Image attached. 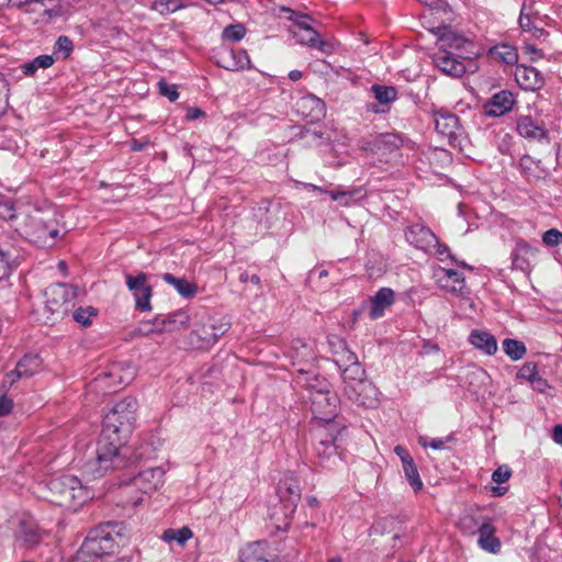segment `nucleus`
<instances>
[{
  "label": "nucleus",
  "mask_w": 562,
  "mask_h": 562,
  "mask_svg": "<svg viewBox=\"0 0 562 562\" xmlns=\"http://www.w3.org/2000/svg\"><path fill=\"white\" fill-rule=\"evenodd\" d=\"M16 266V260L9 252L0 249V281L7 280Z\"/></svg>",
  "instance_id": "obj_46"
},
{
  "label": "nucleus",
  "mask_w": 562,
  "mask_h": 562,
  "mask_svg": "<svg viewBox=\"0 0 562 562\" xmlns=\"http://www.w3.org/2000/svg\"><path fill=\"white\" fill-rule=\"evenodd\" d=\"M307 392V401L313 415L314 425H334L342 424L337 419L340 398L333 390L330 382L322 374L302 384L299 392ZM303 401L306 397L302 396Z\"/></svg>",
  "instance_id": "obj_5"
},
{
  "label": "nucleus",
  "mask_w": 562,
  "mask_h": 562,
  "mask_svg": "<svg viewBox=\"0 0 562 562\" xmlns=\"http://www.w3.org/2000/svg\"><path fill=\"white\" fill-rule=\"evenodd\" d=\"M518 23H519V26L521 27V30H524V31L531 30V25H532L531 18L529 14H525L522 10L520 12Z\"/></svg>",
  "instance_id": "obj_63"
},
{
  "label": "nucleus",
  "mask_w": 562,
  "mask_h": 562,
  "mask_svg": "<svg viewBox=\"0 0 562 562\" xmlns=\"http://www.w3.org/2000/svg\"><path fill=\"white\" fill-rule=\"evenodd\" d=\"M55 61L53 55H40L34 59L26 61L20 66L21 71L24 76L31 77L36 74L38 69H47Z\"/></svg>",
  "instance_id": "obj_35"
},
{
  "label": "nucleus",
  "mask_w": 562,
  "mask_h": 562,
  "mask_svg": "<svg viewBox=\"0 0 562 562\" xmlns=\"http://www.w3.org/2000/svg\"><path fill=\"white\" fill-rule=\"evenodd\" d=\"M283 485L285 486V493L283 492V515L289 517L296 510L302 491L297 479L292 472L283 475Z\"/></svg>",
  "instance_id": "obj_24"
},
{
  "label": "nucleus",
  "mask_w": 562,
  "mask_h": 562,
  "mask_svg": "<svg viewBox=\"0 0 562 562\" xmlns=\"http://www.w3.org/2000/svg\"><path fill=\"white\" fill-rule=\"evenodd\" d=\"M246 35V27L241 23L231 24L224 27L222 40L226 42H239Z\"/></svg>",
  "instance_id": "obj_45"
},
{
  "label": "nucleus",
  "mask_w": 562,
  "mask_h": 562,
  "mask_svg": "<svg viewBox=\"0 0 562 562\" xmlns=\"http://www.w3.org/2000/svg\"><path fill=\"white\" fill-rule=\"evenodd\" d=\"M530 384L533 390L539 393H544L550 387L548 381L540 375H537V378L532 380Z\"/></svg>",
  "instance_id": "obj_59"
},
{
  "label": "nucleus",
  "mask_w": 562,
  "mask_h": 562,
  "mask_svg": "<svg viewBox=\"0 0 562 562\" xmlns=\"http://www.w3.org/2000/svg\"><path fill=\"white\" fill-rule=\"evenodd\" d=\"M281 549L277 541L259 540L247 543L239 551L240 562H280Z\"/></svg>",
  "instance_id": "obj_12"
},
{
  "label": "nucleus",
  "mask_w": 562,
  "mask_h": 562,
  "mask_svg": "<svg viewBox=\"0 0 562 562\" xmlns=\"http://www.w3.org/2000/svg\"><path fill=\"white\" fill-rule=\"evenodd\" d=\"M516 103V95L509 90L494 93L484 104V114L488 117H501L510 112Z\"/></svg>",
  "instance_id": "obj_18"
},
{
  "label": "nucleus",
  "mask_w": 562,
  "mask_h": 562,
  "mask_svg": "<svg viewBox=\"0 0 562 562\" xmlns=\"http://www.w3.org/2000/svg\"><path fill=\"white\" fill-rule=\"evenodd\" d=\"M14 217L13 204L0 195V221Z\"/></svg>",
  "instance_id": "obj_56"
},
{
  "label": "nucleus",
  "mask_w": 562,
  "mask_h": 562,
  "mask_svg": "<svg viewBox=\"0 0 562 562\" xmlns=\"http://www.w3.org/2000/svg\"><path fill=\"white\" fill-rule=\"evenodd\" d=\"M12 400L5 395L0 396V417L8 415L12 409Z\"/></svg>",
  "instance_id": "obj_61"
},
{
  "label": "nucleus",
  "mask_w": 562,
  "mask_h": 562,
  "mask_svg": "<svg viewBox=\"0 0 562 562\" xmlns=\"http://www.w3.org/2000/svg\"><path fill=\"white\" fill-rule=\"evenodd\" d=\"M345 431L344 424L313 426V449L321 464L326 465V462H330L331 459L333 462L336 460Z\"/></svg>",
  "instance_id": "obj_9"
},
{
  "label": "nucleus",
  "mask_w": 562,
  "mask_h": 562,
  "mask_svg": "<svg viewBox=\"0 0 562 562\" xmlns=\"http://www.w3.org/2000/svg\"><path fill=\"white\" fill-rule=\"evenodd\" d=\"M441 271L443 272L448 281H451L452 283L450 288L451 292L457 293L460 296H464L465 294L469 293V291L467 290L463 272L451 268H442Z\"/></svg>",
  "instance_id": "obj_36"
},
{
  "label": "nucleus",
  "mask_w": 562,
  "mask_h": 562,
  "mask_svg": "<svg viewBox=\"0 0 562 562\" xmlns=\"http://www.w3.org/2000/svg\"><path fill=\"white\" fill-rule=\"evenodd\" d=\"M159 93L166 97L169 101L175 102L179 98V92L175 85H170L164 80L158 82Z\"/></svg>",
  "instance_id": "obj_52"
},
{
  "label": "nucleus",
  "mask_w": 562,
  "mask_h": 562,
  "mask_svg": "<svg viewBox=\"0 0 562 562\" xmlns=\"http://www.w3.org/2000/svg\"><path fill=\"white\" fill-rule=\"evenodd\" d=\"M403 471H404L405 477H406L409 486L413 488V491L415 493L422 491L424 487V484L419 476V472L417 470V467H416L414 460L412 462L403 464Z\"/></svg>",
  "instance_id": "obj_41"
},
{
  "label": "nucleus",
  "mask_w": 562,
  "mask_h": 562,
  "mask_svg": "<svg viewBox=\"0 0 562 562\" xmlns=\"http://www.w3.org/2000/svg\"><path fill=\"white\" fill-rule=\"evenodd\" d=\"M441 43H448L450 48L460 49L463 44H470L463 37L458 36L453 32H449L440 37Z\"/></svg>",
  "instance_id": "obj_54"
},
{
  "label": "nucleus",
  "mask_w": 562,
  "mask_h": 562,
  "mask_svg": "<svg viewBox=\"0 0 562 562\" xmlns=\"http://www.w3.org/2000/svg\"><path fill=\"white\" fill-rule=\"evenodd\" d=\"M315 361L313 345L301 338L293 339L283 352V382H289L291 389L299 393L302 384L321 375Z\"/></svg>",
  "instance_id": "obj_4"
},
{
  "label": "nucleus",
  "mask_w": 562,
  "mask_h": 562,
  "mask_svg": "<svg viewBox=\"0 0 562 562\" xmlns=\"http://www.w3.org/2000/svg\"><path fill=\"white\" fill-rule=\"evenodd\" d=\"M42 366V359L38 355L27 353L8 372L2 381V387L10 389L22 378H31L37 373Z\"/></svg>",
  "instance_id": "obj_15"
},
{
  "label": "nucleus",
  "mask_w": 562,
  "mask_h": 562,
  "mask_svg": "<svg viewBox=\"0 0 562 562\" xmlns=\"http://www.w3.org/2000/svg\"><path fill=\"white\" fill-rule=\"evenodd\" d=\"M283 19L291 22L286 30L296 44L324 54L334 52V44L321 38L319 33L313 27L314 19L308 13L283 5Z\"/></svg>",
  "instance_id": "obj_7"
},
{
  "label": "nucleus",
  "mask_w": 562,
  "mask_h": 562,
  "mask_svg": "<svg viewBox=\"0 0 562 562\" xmlns=\"http://www.w3.org/2000/svg\"><path fill=\"white\" fill-rule=\"evenodd\" d=\"M162 280L166 283L172 285L177 290V292L186 299L193 297L196 294V285L192 282H189L184 278H177L171 273H165L162 276Z\"/></svg>",
  "instance_id": "obj_34"
},
{
  "label": "nucleus",
  "mask_w": 562,
  "mask_h": 562,
  "mask_svg": "<svg viewBox=\"0 0 562 562\" xmlns=\"http://www.w3.org/2000/svg\"><path fill=\"white\" fill-rule=\"evenodd\" d=\"M502 348L505 355L512 361H518L522 359L527 352L526 345L522 341L514 338H505L502 342Z\"/></svg>",
  "instance_id": "obj_37"
},
{
  "label": "nucleus",
  "mask_w": 562,
  "mask_h": 562,
  "mask_svg": "<svg viewBox=\"0 0 562 562\" xmlns=\"http://www.w3.org/2000/svg\"><path fill=\"white\" fill-rule=\"evenodd\" d=\"M76 291L66 283H53L45 289V312L50 315L49 321L55 322L68 315L74 306Z\"/></svg>",
  "instance_id": "obj_10"
},
{
  "label": "nucleus",
  "mask_w": 562,
  "mask_h": 562,
  "mask_svg": "<svg viewBox=\"0 0 562 562\" xmlns=\"http://www.w3.org/2000/svg\"><path fill=\"white\" fill-rule=\"evenodd\" d=\"M127 539L128 529L124 522H102L89 531L72 562H108L104 557L114 553Z\"/></svg>",
  "instance_id": "obj_2"
},
{
  "label": "nucleus",
  "mask_w": 562,
  "mask_h": 562,
  "mask_svg": "<svg viewBox=\"0 0 562 562\" xmlns=\"http://www.w3.org/2000/svg\"><path fill=\"white\" fill-rule=\"evenodd\" d=\"M435 66L445 75L453 78L462 77L467 68L464 63L457 58V56L448 50H442L434 55Z\"/></svg>",
  "instance_id": "obj_22"
},
{
  "label": "nucleus",
  "mask_w": 562,
  "mask_h": 562,
  "mask_svg": "<svg viewBox=\"0 0 562 562\" xmlns=\"http://www.w3.org/2000/svg\"><path fill=\"white\" fill-rule=\"evenodd\" d=\"M204 116H205V112L199 108H189L187 110V114H186L187 121H194L198 119H202Z\"/></svg>",
  "instance_id": "obj_62"
},
{
  "label": "nucleus",
  "mask_w": 562,
  "mask_h": 562,
  "mask_svg": "<svg viewBox=\"0 0 562 562\" xmlns=\"http://www.w3.org/2000/svg\"><path fill=\"white\" fill-rule=\"evenodd\" d=\"M232 63L225 65L224 67L229 70H238V69H245L246 67H249L250 65V58L246 50L238 49V50H232Z\"/></svg>",
  "instance_id": "obj_48"
},
{
  "label": "nucleus",
  "mask_w": 562,
  "mask_h": 562,
  "mask_svg": "<svg viewBox=\"0 0 562 562\" xmlns=\"http://www.w3.org/2000/svg\"><path fill=\"white\" fill-rule=\"evenodd\" d=\"M165 470L161 467L148 468L140 471L134 477V484L144 488V491H156L164 484Z\"/></svg>",
  "instance_id": "obj_30"
},
{
  "label": "nucleus",
  "mask_w": 562,
  "mask_h": 562,
  "mask_svg": "<svg viewBox=\"0 0 562 562\" xmlns=\"http://www.w3.org/2000/svg\"><path fill=\"white\" fill-rule=\"evenodd\" d=\"M138 403L135 397L126 396L115 403L103 416V425L97 442V472L130 468L147 458L149 447L140 445L134 451L125 446L134 429Z\"/></svg>",
  "instance_id": "obj_1"
},
{
  "label": "nucleus",
  "mask_w": 562,
  "mask_h": 562,
  "mask_svg": "<svg viewBox=\"0 0 562 562\" xmlns=\"http://www.w3.org/2000/svg\"><path fill=\"white\" fill-rule=\"evenodd\" d=\"M435 128L438 133L449 138L452 144L460 135L461 126L459 116L447 110L439 109L434 112Z\"/></svg>",
  "instance_id": "obj_19"
},
{
  "label": "nucleus",
  "mask_w": 562,
  "mask_h": 562,
  "mask_svg": "<svg viewBox=\"0 0 562 562\" xmlns=\"http://www.w3.org/2000/svg\"><path fill=\"white\" fill-rule=\"evenodd\" d=\"M98 315L97 308L92 306L87 307H78L72 313V318L76 323L80 324L83 327H88L92 323V318Z\"/></svg>",
  "instance_id": "obj_47"
},
{
  "label": "nucleus",
  "mask_w": 562,
  "mask_h": 562,
  "mask_svg": "<svg viewBox=\"0 0 562 562\" xmlns=\"http://www.w3.org/2000/svg\"><path fill=\"white\" fill-rule=\"evenodd\" d=\"M335 339L336 341L330 344L337 348L334 351L337 357L334 361L339 368V370L348 366L355 364L356 362L359 361L357 355L349 349L347 341L345 339H341L339 337H335Z\"/></svg>",
  "instance_id": "obj_33"
},
{
  "label": "nucleus",
  "mask_w": 562,
  "mask_h": 562,
  "mask_svg": "<svg viewBox=\"0 0 562 562\" xmlns=\"http://www.w3.org/2000/svg\"><path fill=\"white\" fill-rule=\"evenodd\" d=\"M135 375L134 367L126 364L124 368L123 363H114L108 373L104 375H99L98 380L103 381L109 386L116 387L121 384H128Z\"/></svg>",
  "instance_id": "obj_27"
},
{
  "label": "nucleus",
  "mask_w": 562,
  "mask_h": 562,
  "mask_svg": "<svg viewBox=\"0 0 562 562\" xmlns=\"http://www.w3.org/2000/svg\"><path fill=\"white\" fill-rule=\"evenodd\" d=\"M482 522L471 514H464L459 518L458 528L465 533H479V527Z\"/></svg>",
  "instance_id": "obj_49"
},
{
  "label": "nucleus",
  "mask_w": 562,
  "mask_h": 562,
  "mask_svg": "<svg viewBox=\"0 0 562 562\" xmlns=\"http://www.w3.org/2000/svg\"><path fill=\"white\" fill-rule=\"evenodd\" d=\"M405 238L409 245L426 254H431L432 246L437 243V236L435 233L429 227L420 223L409 225L405 229Z\"/></svg>",
  "instance_id": "obj_16"
},
{
  "label": "nucleus",
  "mask_w": 562,
  "mask_h": 562,
  "mask_svg": "<svg viewBox=\"0 0 562 562\" xmlns=\"http://www.w3.org/2000/svg\"><path fill=\"white\" fill-rule=\"evenodd\" d=\"M496 528L493 526L490 519H485L479 527V547L488 552L496 554L501 551V540L495 537Z\"/></svg>",
  "instance_id": "obj_29"
},
{
  "label": "nucleus",
  "mask_w": 562,
  "mask_h": 562,
  "mask_svg": "<svg viewBox=\"0 0 562 562\" xmlns=\"http://www.w3.org/2000/svg\"><path fill=\"white\" fill-rule=\"evenodd\" d=\"M513 267L520 271H527L529 269L528 260L517 251L512 252Z\"/></svg>",
  "instance_id": "obj_57"
},
{
  "label": "nucleus",
  "mask_w": 562,
  "mask_h": 562,
  "mask_svg": "<svg viewBox=\"0 0 562 562\" xmlns=\"http://www.w3.org/2000/svg\"><path fill=\"white\" fill-rule=\"evenodd\" d=\"M314 190H318L328 194L331 200L338 201L344 206H349L357 201L362 200L367 195V191L362 187L344 189L341 187H337L333 190H324L319 187L312 186Z\"/></svg>",
  "instance_id": "obj_28"
},
{
  "label": "nucleus",
  "mask_w": 562,
  "mask_h": 562,
  "mask_svg": "<svg viewBox=\"0 0 562 562\" xmlns=\"http://www.w3.org/2000/svg\"><path fill=\"white\" fill-rule=\"evenodd\" d=\"M191 537V529L188 527H182L179 529L169 528L165 530L161 539L168 543L177 542L178 544L183 546Z\"/></svg>",
  "instance_id": "obj_39"
},
{
  "label": "nucleus",
  "mask_w": 562,
  "mask_h": 562,
  "mask_svg": "<svg viewBox=\"0 0 562 562\" xmlns=\"http://www.w3.org/2000/svg\"><path fill=\"white\" fill-rule=\"evenodd\" d=\"M186 7L187 4L181 0H154L149 8L161 15H167L184 9Z\"/></svg>",
  "instance_id": "obj_38"
},
{
  "label": "nucleus",
  "mask_w": 562,
  "mask_h": 562,
  "mask_svg": "<svg viewBox=\"0 0 562 562\" xmlns=\"http://www.w3.org/2000/svg\"><path fill=\"white\" fill-rule=\"evenodd\" d=\"M395 302V292L391 288H380L369 299V317L372 321L379 319L384 316L385 311L390 308Z\"/></svg>",
  "instance_id": "obj_23"
},
{
  "label": "nucleus",
  "mask_w": 562,
  "mask_h": 562,
  "mask_svg": "<svg viewBox=\"0 0 562 562\" xmlns=\"http://www.w3.org/2000/svg\"><path fill=\"white\" fill-rule=\"evenodd\" d=\"M48 488L55 496L53 502L67 508L76 509L92 497L81 481L70 474L49 480Z\"/></svg>",
  "instance_id": "obj_8"
},
{
  "label": "nucleus",
  "mask_w": 562,
  "mask_h": 562,
  "mask_svg": "<svg viewBox=\"0 0 562 562\" xmlns=\"http://www.w3.org/2000/svg\"><path fill=\"white\" fill-rule=\"evenodd\" d=\"M10 221L13 222L15 232L37 248H53L60 238L57 221L40 209L30 213L14 212V217Z\"/></svg>",
  "instance_id": "obj_3"
},
{
  "label": "nucleus",
  "mask_w": 562,
  "mask_h": 562,
  "mask_svg": "<svg viewBox=\"0 0 562 562\" xmlns=\"http://www.w3.org/2000/svg\"><path fill=\"white\" fill-rule=\"evenodd\" d=\"M341 376L345 382L351 381L357 382L359 386H364V374L366 371L361 367L360 362H356L355 364L348 366L340 370Z\"/></svg>",
  "instance_id": "obj_40"
},
{
  "label": "nucleus",
  "mask_w": 562,
  "mask_h": 562,
  "mask_svg": "<svg viewBox=\"0 0 562 562\" xmlns=\"http://www.w3.org/2000/svg\"><path fill=\"white\" fill-rule=\"evenodd\" d=\"M551 438L555 443L562 446V425L561 424H557L553 426Z\"/></svg>",
  "instance_id": "obj_64"
},
{
  "label": "nucleus",
  "mask_w": 562,
  "mask_h": 562,
  "mask_svg": "<svg viewBox=\"0 0 562 562\" xmlns=\"http://www.w3.org/2000/svg\"><path fill=\"white\" fill-rule=\"evenodd\" d=\"M124 279L126 288L134 297L135 308L140 312H150L153 310L150 303L153 286L149 283V276L145 272L126 273Z\"/></svg>",
  "instance_id": "obj_11"
},
{
  "label": "nucleus",
  "mask_w": 562,
  "mask_h": 562,
  "mask_svg": "<svg viewBox=\"0 0 562 562\" xmlns=\"http://www.w3.org/2000/svg\"><path fill=\"white\" fill-rule=\"evenodd\" d=\"M418 443L423 448H431L434 450H443L446 449L443 438H429L427 436H419Z\"/></svg>",
  "instance_id": "obj_53"
},
{
  "label": "nucleus",
  "mask_w": 562,
  "mask_h": 562,
  "mask_svg": "<svg viewBox=\"0 0 562 562\" xmlns=\"http://www.w3.org/2000/svg\"><path fill=\"white\" fill-rule=\"evenodd\" d=\"M14 539L21 548H35L42 541V532L37 521L31 516H22L14 530Z\"/></svg>",
  "instance_id": "obj_14"
},
{
  "label": "nucleus",
  "mask_w": 562,
  "mask_h": 562,
  "mask_svg": "<svg viewBox=\"0 0 562 562\" xmlns=\"http://www.w3.org/2000/svg\"><path fill=\"white\" fill-rule=\"evenodd\" d=\"M542 243L548 247H554L562 244V232L557 228H550L542 234Z\"/></svg>",
  "instance_id": "obj_51"
},
{
  "label": "nucleus",
  "mask_w": 562,
  "mask_h": 562,
  "mask_svg": "<svg viewBox=\"0 0 562 562\" xmlns=\"http://www.w3.org/2000/svg\"><path fill=\"white\" fill-rule=\"evenodd\" d=\"M394 452L401 459L402 465L413 461V458L409 454L408 450L403 446H396L394 448Z\"/></svg>",
  "instance_id": "obj_60"
},
{
  "label": "nucleus",
  "mask_w": 562,
  "mask_h": 562,
  "mask_svg": "<svg viewBox=\"0 0 562 562\" xmlns=\"http://www.w3.org/2000/svg\"><path fill=\"white\" fill-rule=\"evenodd\" d=\"M72 50V41L66 35H60L54 44L53 55L57 56V58L61 57L63 59H66L71 55Z\"/></svg>",
  "instance_id": "obj_44"
},
{
  "label": "nucleus",
  "mask_w": 562,
  "mask_h": 562,
  "mask_svg": "<svg viewBox=\"0 0 562 562\" xmlns=\"http://www.w3.org/2000/svg\"><path fill=\"white\" fill-rule=\"evenodd\" d=\"M211 326H212V333H213V338L214 339V344L217 341V339L220 337H222L227 330H228V324L227 323H214V322H211Z\"/></svg>",
  "instance_id": "obj_58"
},
{
  "label": "nucleus",
  "mask_w": 562,
  "mask_h": 562,
  "mask_svg": "<svg viewBox=\"0 0 562 562\" xmlns=\"http://www.w3.org/2000/svg\"><path fill=\"white\" fill-rule=\"evenodd\" d=\"M432 249H435V255L438 257L440 261H445L446 259H449L451 262L457 265L458 267L473 270L471 266H469L465 261H459L450 251V248L446 244H441L439 239L437 238V243L432 246Z\"/></svg>",
  "instance_id": "obj_42"
},
{
  "label": "nucleus",
  "mask_w": 562,
  "mask_h": 562,
  "mask_svg": "<svg viewBox=\"0 0 562 562\" xmlns=\"http://www.w3.org/2000/svg\"><path fill=\"white\" fill-rule=\"evenodd\" d=\"M515 80L525 91H538L544 83V77L537 68L522 64L516 65Z\"/></svg>",
  "instance_id": "obj_21"
},
{
  "label": "nucleus",
  "mask_w": 562,
  "mask_h": 562,
  "mask_svg": "<svg viewBox=\"0 0 562 562\" xmlns=\"http://www.w3.org/2000/svg\"><path fill=\"white\" fill-rule=\"evenodd\" d=\"M469 342L486 356H493L497 351V340L488 331L473 329L469 336Z\"/></svg>",
  "instance_id": "obj_31"
},
{
  "label": "nucleus",
  "mask_w": 562,
  "mask_h": 562,
  "mask_svg": "<svg viewBox=\"0 0 562 562\" xmlns=\"http://www.w3.org/2000/svg\"><path fill=\"white\" fill-rule=\"evenodd\" d=\"M404 145V135L401 133H382L374 139L367 142L363 149L375 154H392Z\"/></svg>",
  "instance_id": "obj_20"
},
{
  "label": "nucleus",
  "mask_w": 562,
  "mask_h": 562,
  "mask_svg": "<svg viewBox=\"0 0 562 562\" xmlns=\"http://www.w3.org/2000/svg\"><path fill=\"white\" fill-rule=\"evenodd\" d=\"M211 323L203 324L200 328L192 331V339L195 337L200 348H207L214 345Z\"/></svg>",
  "instance_id": "obj_43"
},
{
  "label": "nucleus",
  "mask_w": 562,
  "mask_h": 562,
  "mask_svg": "<svg viewBox=\"0 0 562 562\" xmlns=\"http://www.w3.org/2000/svg\"><path fill=\"white\" fill-rule=\"evenodd\" d=\"M516 132L519 136L528 140H547L549 137L548 131L538 125L530 115H520L516 121Z\"/></svg>",
  "instance_id": "obj_26"
},
{
  "label": "nucleus",
  "mask_w": 562,
  "mask_h": 562,
  "mask_svg": "<svg viewBox=\"0 0 562 562\" xmlns=\"http://www.w3.org/2000/svg\"><path fill=\"white\" fill-rule=\"evenodd\" d=\"M294 112L306 121V125H290L291 138L299 137L305 145L319 146L325 139V133L321 128H311L326 115L325 102L314 94H306L296 100Z\"/></svg>",
  "instance_id": "obj_6"
},
{
  "label": "nucleus",
  "mask_w": 562,
  "mask_h": 562,
  "mask_svg": "<svg viewBox=\"0 0 562 562\" xmlns=\"http://www.w3.org/2000/svg\"><path fill=\"white\" fill-rule=\"evenodd\" d=\"M539 375L538 372V363L528 361L521 366L519 371L517 372V378L521 380H526L531 383Z\"/></svg>",
  "instance_id": "obj_50"
},
{
  "label": "nucleus",
  "mask_w": 562,
  "mask_h": 562,
  "mask_svg": "<svg viewBox=\"0 0 562 562\" xmlns=\"http://www.w3.org/2000/svg\"><path fill=\"white\" fill-rule=\"evenodd\" d=\"M512 470L508 465H499L492 474V481L497 484H503L509 480Z\"/></svg>",
  "instance_id": "obj_55"
},
{
  "label": "nucleus",
  "mask_w": 562,
  "mask_h": 562,
  "mask_svg": "<svg viewBox=\"0 0 562 562\" xmlns=\"http://www.w3.org/2000/svg\"><path fill=\"white\" fill-rule=\"evenodd\" d=\"M517 168L520 175L528 182H537L539 180H542L549 173V170L542 166L540 159H535L532 156L528 154H524L520 157Z\"/></svg>",
  "instance_id": "obj_25"
},
{
  "label": "nucleus",
  "mask_w": 562,
  "mask_h": 562,
  "mask_svg": "<svg viewBox=\"0 0 562 562\" xmlns=\"http://www.w3.org/2000/svg\"><path fill=\"white\" fill-rule=\"evenodd\" d=\"M370 91L376 100V103L368 104L367 110L374 114L389 113L392 103L398 99V91L393 86L374 83L371 86Z\"/></svg>",
  "instance_id": "obj_17"
},
{
  "label": "nucleus",
  "mask_w": 562,
  "mask_h": 562,
  "mask_svg": "<svg viewBox=\"0 0 562 562\" xmlns=\"http://www.w3.org/2000/svg\"><path fill=\"white\" fill-rule=\"evenodd\" d=\"M488 56L505 65H518V50L508 43H499L488 49Z\"/></svg>",
  "instance_id": "obj_32"
},
{
  "label": "nucleus",
  "mask_w": 562,
  "mask_h": 562,
  "mask_svg": "<svg viewBox=\"0 0 562 562\" xmlns=\"http://www.w3.org/2000/svg\"><path fill=\"white\" fill-rule=\"evenodd\" d=\"M189 315L184 310H178L168 315H157L153 322H147L138 327L142 335H149L160 331L178 330L189 324Z\"/></svg>",
  "instance_id": "obj_13"
}]
</instances>
